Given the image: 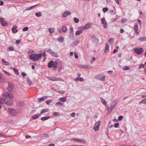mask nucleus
<instances>
[{
	"label": "nucleus",
	"instance_id": "nucleus-1",
	"mask_svg": "<svg viewBox=\"0 0 146 146\" xmlns=\"http://www.w3.org/2000/svg\"><path fill=\"white\" fill-rule=\"evenodd\" d=\"M42 56V54L41 53L38 54L33 53L30 55L29 58L34 62L36 61L39 60Z\"/></svg>",
	"mask_w": 146,
	"mask_h": 146
},
{
	"label": "nucleus",
	"instance_id": "nucleus-2",
	"mask_svg": "<svg viewBox=\"0 0 146 146\" xmlns=\"http://www.w3.org/2000/svg\"><path fill=\"white\" fill-rule=\"evenodd\" d=\"M3 102L7 105L9 106H11L13 104V101L10 98L6 97L3 99Z\"/></svg>",
	"mask_w": 146,
	"mask_h": 146
},
{
	"label": "nucleus",
	"instance_id": "nucleus-3",
	"mask_svg": "<svg viewBox=\"0 0 146 146\" xmlns=\"http://www.w3.org/2000/svg\"><path fill=\"white\" fill-rule=\"evenodd\" d=\"M45 50L47 52L49 53L51 56L56 58L58 57V54L56 52L53 51L50 48L48 49H46Z\"/></svg>",
	"mask_w": 146,
	"mask_h": 146
},
{
	"label": "nucleus",
	"instance_id": "nucleus-4",
	"mask_svg": "<svg viewBox=\"0 0 146 146\" xmlns=\"http://www.w3.org/2000/svg\"><path fill=\"white\" fill-rule=\"evenodd\" d=\"M106 77L105 75H98L95 76V78L98 80H100L101 81H104L105 78Z\"/></svg>",
	"mask_w": 146,
	"mask_h": 146
},
{
	"label": "nucleus",
	"instance_id": "nucleus-5",
	"mask_svg": "<svg viewBox=\"0 0 146 146\" xmlns=\"http://www.w3.org/2000/svg\"><path fill=\"white\" fill-rule=\"evenodd\" d=\"M134 51L137 54H140L143 52V50L142 48H135L134 49Z\"/></svg>",
	"mask_w": 146,
	"mask_h": 146
},
{
	"label": "nucleus",
	"instance_id": "nucleus-6",
	"mask_svg": "<svg viewBox=\"0 0 146 146\" xmlns=\"http://www.w3.org/2000/svg\"><path fill=\"white\" fill-rule=\"evenodd\" d=\"M100 121H98L95 124L94 129L95 131H97L99 130L100 126Z\"/></svg>",
	"mask_w": 146,
	"mask_h": 146
},
{
	"label": "nucleus",
	"instance_id": "nucleus-7",
	"mask_svg": "<svg viewBox=\"0 0 146 146\" xmlns=\"http://www.w3.org/2000/svg\"><path fill=\"white\" fill-rule=\"evenodd\" d=\"M8 111L10 114L12 115L15 116L17 114L16 110L15 109L9 108L8 109Z\"/></svg>",
	"mask_w": 146,
	"mask_h": 146
},
{
	"label": "nucleus",
	"instance_id": "nucleus-8",
	"mask_svg": "<svg viewBox=\"0 0 146 146\" xmlns=\"http://www.w3.org/2000/svg\"><path fill=\"white\" fill-rule=\"evenodd\" d=\"M8 90L9 92H11L13 91V89L14 86L12 83L11 82L8 83Z\"/></svg>",
	"mask_w": 146,
	"mask_h": 146
},
{
	"label": "nucleus",
	"instance_id": "nucleus-9",
	"mask_svg": "<svg viewBox=\"0 0 146 146\" xmlns=\"http://www.w3.org/2000/svg\"><path fill=\"white\" fill-rule=\"evenodd\" d=\"M91 27V26L89 24H87L84 26L80 27H79V29L86 30Z\"/></svg>",
	"mask_w": 146,
	"mask_h": 146
},
{
	"label": "nucleus",
	"instance_id": "nucleus-10",
	"mask_svg": "<svg viewBox=\"0 0 146 146\" xmlns=\"http://www.w3.org/2000/svg\"><path fill=\"white\" fill-rule=\"evenodd\" d=\"M48 79L52 81H61V79L59 78L49 77H48Z\"/></svg>",
	"mask_w": 146,
	"mask_h": 146
},
{
	"label": "nucleus",
	"instance_id": "nucleus-11",
	"mask_svg": "<svg viewBox=\"0 0 146 146\" xmlns=\"http://www.w3.org/2000/svg\"><path fill=\"white\" fill-rule=\"evenodd\" d=\"M101 22L102 24L104 25V27L105 29L107 28L108 27L107 23L105 18H103L102 19Z\"/></svg>",
	"mask_w": 146,
	"mask_h": 146
},
{
	"label": "nucleus",
	"instance_id": "nucleus-12",
	"mask_svg": "<svg viewBox=\"0 0 146 146\" xmlns=\"http://www.w3.org/2000/svg\"><path fill=\"white\" fill-rule=\"evenodd\" d=\"M71 13L70 12L68 11H65L64 12L62 15V18H65L67 17L68 15H71Z\"/></svg>",
	"mask_w": 146,
	"mask_h": 146
},
{
	"label": "nucleus",
	"instance_id": "nucleus-13",
	"mask_svg": "<svg viewBox=\"0 0 146 146\" xmlns=\"http://www.w3.org/2000/svg\"><path fill=\"white\" fill-rule=\"evenodd\" d=\"M92 42L95 43H98L99 42V40L95 36H92Z\"/></svg>",
	"mask_w": 146,
	"mask_h": 146
},
{
	"label": "nucleus",
	"instance_id": "nucleus-14",
	"mask_svg": "<svg viewBox=\"0 0 146 146\" xmlns=\"http://www.w3.org/2000/svg\"><path fill=\"white\" fill-rule=\"evenodd\" d=\"M70 32L69 33V36L70 37H73L74 34V30L72 27L70 28Z\"/></svg>",
	"mask_w": 146,
	"mask_h": 146
},
{
	"label": "nucleus",
	"instance_id": "nucleus-15",
	"mask_svg": "<svg viewBox=\"0 0 146 146\" xmlns=\"http://www.w3.org/2000/svg\"><path fill=\"white\" fill-rule=\"evenodd\" d=\"M18 28V27L16 25H14L12 29V33H17L18 31V30H16L15 31H14V30H16Z\"/></svg>",
	"mask_w": 146,
	"mask_h": 146
},
{
	"label": "nucleus",
	"instance_id": "nucleus-16",
	"mask_svg": "<svg viewBox=\"0 0 146 146\" xmlns=\"http://www.w3.org/2000/svg\"><path fill=\"white\" fill-rule=\"evenodd\" d=\"M117 100H114L112 103L111 106H110V108L112 109L117 104Z\"/></svg>",
	"mask_w": 146,
	"mask_h": 146
},
{
	"label": "nucleus",
	"instance_id": "nucleus-17",
	"mask_svg": "<svg viewBox=\"0 0 146 146\" xmlns=\"http://www.w3.org/2000/svg\"><path fill=\"white\" fill-rule=\"evenodd\" d=\"M109 50V44L108 42H107L106 44L105 49V52L106 53Z\"/></svg>",
	"mask_w": 146,
	"mask_h": 146
},
{
	"label": "nucleus",
	"instance_id": "nucleus-18",
	"mask_svg": "<svg viewBox=\"0 0 146 146\" xmlns=\"http://www.w3.org/2000/svg\"><path fill=\"white\" fill-rule=\"evenodd\" d=\"M80 42V41L79 40H76L75 41H74L72 42L71 45L72 46H74L76 45H77Z\"/></svg>",
	"mask_w": 146,
	"mask_h": 146
},
{
	"label": "nucleus",
	"instance_id": "nucleus-19",
	"mask_svg": "<svg viewBox=\"0 0 146 146\" xmlns=\"http://www.w3.org/2000/svg\"><path fill=\"white\" fill-rule=\"evenodd\" d=\"M84 79L81 77H77L76 79H74V81H79L80 82H82L84 81Z\"/></svg>",
	"mask_w": 146,
	"mask_h": 146
},
{
	"label": "nucleus",
	"instance_id": "nucleus-20",
	"mask_svg": "<svg viewBox=\"0 0 146 146\" xmlns=\"http://www.w3.org/2000/svg\"><path fill=\"white\" fill-rule=\"evenodd\" d=\"M2 64L8 66L9 64V63L8 62L5 61L4 59H2Z\"/></svg>",
	"mask_w": 146,
	"mask_h": 146
},
{
	"label": "nucleus",
	"instance_id": "nucleus-21",
	"mask_svg": "<svg viewBox=\"0 0 146 146\" xmlns=\"http://www.w3.org/2000/svg\"><path fill=\"white\" fill-rule=\"evenodd\" d=\"M66 96H64L62 98H59V100L60 101L64 102L66 101Z\"/></svg>",
	"mask_w": 146,
	"mask_h": 146
},
{
	"label": "nucleus",
	"instance_id": "nucleus-22",
	"mask_svg": "<svg viewBox=\"0 0 146 146\" xmlns=\"http://www.w3.org/2000/svg\"><path fill=\"white\" fill-rule=\"evenodd\" d=\"M100 99L102 103L104 105H106L107 104V102L102 97L100 98Z\"/></svg>",
	"mask_w": 146,
	"mask_h": 146
},
{
	"label": "nucleus",
	"instance_id": "nucleus-23",
	"mask_svg": "<svg viewBox=\"0 0 146 146\" xmlns=\"http://www.w3.org/2000/svg\"><path fill=\"white\" fill-rule=\"evenodd\" d=\"M49 118H50V117L49 116H48L47 117L44 116V117H42L41 118V119L42 121H44L46 120L47 119H48Z\"/></svg>",
	"mask_w": 146,
	"mask_h": 146
},
{
	"label": "nucleus",
	"instance_id": "nucleus-24",
	"mask_svg": "<svg viewBox=\"0 0 146 146\" xmlns=\"http://www.w3.org/2000/svg\"><path fill=\"white\" fill-rule=\"evenodd\" d=\"M53 61H51L48 63V66L49 68H51L52 67L53 65Z\"/></svg>",
	"mask_w": 146,
	"mask_h": 146
},
{
	"label": "nucleus",
	"instance_id": "nucleus-25",
	"mask_svg": "<svg viewBox=\"0 0 146 146\" xmlns=\"http://www.w3.org/2000/svg\"><path fill=\"white\" fill-rule=\"evenodd\" d=\"M7 51H14V49L13 46H10L7 49Z\"/></svg>",
	"mask_w": 146,
	"mask_h": 146
},
{
	"label": "nucleus",
	"instance_id": "nucleus-26",
	"mask_svg": "<svg viewBox=\"0 0 146 146\" xmlns=\"http://www.w3.org/2000/svg\"><path fill=\"white\" fill-rule=\"evenodd\" d=\"M49 110L48 109H43L41 110L40 114H41L45 112H48Z\"/></svg>",
	"mask_w": 146,
	"mask_h": 146
},
{
	"label": "nucleus",
	"instance_id": "nucleus-27",
	"mask_svg": "<svg viewBox=\"0 0 146 146\" xmlns=\"http://www.w3.org/2000/svg\"><path fill=\"white\" fill-rule=\"evenodd\" d=\"M138 40L141 41H146V36L143 37L141 38H139Z\"/></svg>",
	"mask_w": 146,
	"mask_h": 146
},
{
	"label": "nucleus",
	"instance_id": "nucleus-28",
	"mask_svg": "<svg viewBox=\"0 0 146 146\" xmlns=\"http://www.w3.org/2000/svg\"><path fill=\"white\" fill-rule=\"evenodd\" d=\"M79 31H77L76 33V35H79L80 34H81L83 32V30L81 29Z\"/></svg>",
	"mask_w": 146,
	"mask_h": 146
},
{
	"label": "nucleus",
	"instance_id": "nucleus-29",
	"mask_svg": "<svg viewBox=\"0 0 146 146\" xmlns=\"http://www.w3.org/2000/svg\"><path fill=\"white\" fill-rule=\"evenodd\" d=\"M4 78L2 76V74L0 73V83H2L4 81Z\"/></svg>",
	"mask_w": 146,
	"mask_h": 146
},
{
	"label": "nucleus",
	"instance_id": "nucleus-30",
	"mask_svg": "<svg viewBox=\"0 0 146 146\" xmlns=\"http://www.w3.org/2000/svg\"><path fill=\"white\" fill-rule=\"evenodd\" d=\"M39 117V115L38 114H35L32 116V118L33 119H36L38 118Z\"/></svg>",
	"mask_w": 146,
	"mask_h": 146
},
{
	"label": "nucleus",
	"instance_id": "nucleus-31",
	"mask_svg": "<svg viewBox=\"0 0 146 146\" xmlns=\"http://www.w3.org/2000/svg\"><path fill=\"white\" fill-rule=\"evenodd\" d=\"M13 70L15 74L17 75H18L19 74V72L18 71V70L15 68H13Z\"/></svg>",
	"mask_w": 146,
	"mask_h": 146
},
{
	"label": "nucleus",
	"instance_id": "nucleus-32",
	"mask_svg": "<svg viewBox=\"0 0 146 146\" xmlns=\"http://www.w3.org/2000/svg\"><path fill=\"white\" fill-rule=\"evenodd\" d=\"M67 30V28L66 27L64 26H63L62 27V31L64 33L66 32Z\"/></svg>",
	"mask_w": 146,
	"mask_h": 146
},
{
	"label": "nucleus",
	"instance_id": "nucleus-33",
	"mask_svg": "<svg viewBox=\"0 0 146 146\" xmlns=\"http://www.w3.org/2000/svg\"><path fill=\"white\" fill-rule=\"evenodd\" d=\"M48 30L49 32L50 33H53L55 32V29L54 28H50Z\"/></svg>",
	"mask_w": 146,
	"mask_h": 146
},
{
	"label": "nucleus",
	"instance_id": "nucleus-34",
	"mask_svg": "<svg viewBox=\"0 0 146 146\" xmlns=\"http://www.w3.org/2000/svg\"><path fill=\"white\" fill-rule=\"evenodd\" d=\"M58 40L60 42H62L64 41V39L63 37L61 36H60L58 38Z\"/></svg>",
	"mask_w": 146,
	"mask_h": 146
},
{
	"label": "nucleus",
	"instance_id": "nucleus-35",
	"mask_svg": "<svg viewBox=\"0 0 146 146\" xmlns=\"http://www.w3.org/2000/svg\"><path fill=\"white\" fill-rule=\"evenodd\" d=\"M80 67L82 68H88V65H86L82 64L80 65Z\"/></svg>",
	"mask_w": 146,
	"mask_h": 146
},
{
	"label": "nucleus",
	"instance_id": "nucleus-36",
	"mask_svg": "<svg viewBox=\"0 0 146 146\" xmlns=\"http://www.w3.org/2000/svg\"><path fill=\"white\" fill-rule=\"evenodd\" d=\"M40 136L42 137H49V136L48 134L46 133L42 134Z\"/></svg>",
	"mask_w": 146,
	"mask_h": 146
},
{
	"label": "nucleus",
	"instance_id": "nucleus-37",
	"mask_svg": "<svg viewBox=\"0 0 146 146\" xmlns=\"http://www.w3.org/2000/svg\"><path fill=\"white\" fill-rule=\"evenodd\" d=\"M18 104L20 106H24V103L23 102L21 101L18 102Z\"/></svg>",
	"mask_w": 146,
	"mask_h": 146
},
{
	"label": "nucleus",
	"instance_id": "nucleus-38",
	"mask_svg": "<svg viewBox=\"0 0 146 146\" xmlns=\"http://www.w3.org/2000/svg\"><path fill=\"white\" fill-rule=\"evenodd\" d=\"M7 96V97L10 98H12L14 97L13 95L11 93L9 92L8 93Z\"/></svg>",
	"mask_w": 146,
	"mask_h": 146
},
{
	"label": "nucleus",
	"instance_id": "nucleus-39",
	"mask_svg": "<svg viewBox=\"0 0 146 146\" xmlns=\"http://www.w3.org/2000/svg\"><path fill=\"white\" fill-rule=\"evenodd\" d=\"M133 29L134 30H138V25L137 23L135 24Z\"/></svg>",
	"mask_w": 146,
	"mask_h": 146
},
{
	"label": "nucleus",
	"instance_id": "nucleus-40",
	"mask_svg": "<svg viewBox=\"0 0 146 146\" xmlns=\"http://www.w3.org/2000/svg\"><path fill=\"white\" fill-rule=\"evenodd\" d=\"M35 15L36 16L38 17H40L42 15V14L40 12H39L38 13H35Z\"/></svg>",
	"mask_w": 146,
	"mask_h": 146
},
{
	"label": "nucleus",
	"instance_id": "nucleus-41",
	"mask_svg": "<svg viewBox=\"0 0 146 146\" xmlns=\"http://www.w3.org/2000/svg\"><path fill=\"white\" fill-rule=\"evenodd\" d=\"M114 40L113 38H110L109 40V42L110 44H113L114 42Z\"/></svg>",
	"mask_w": 146,
	"mask_h": 146
},
{
	"label": "nucleus",
	"instance_id": "nucleus-42",
	"mask_svg": "<svg viewBox=\"0 0 146 146\" xmlns=\"http://www.w3.org/2000/svg\"><path fill=\"white\" fill-rule=\"evenodd\" d=\"M63 105V104L62 103H61L60 102H58L57 103H56V106H61Z\"/></svg>",
	"mask_w": 146,
	"mask_h": 146
},
{
	"label": "nucleus",
	"instance_id": "nucleus-43",
	"mask_svg": "<svg viewBox=\"0 0 146 146\" xmlns=\"http://www.w3.org/2000/svg\"><path fill=\"white\" fill-rule=\"evenodd\" d=\"M108 8L107 7H105L103 9V11L104 13H105L108 11Z\"/></svg>",
	"mask_w": 146,
	"mask_h": 146
},
{
	"label": "nucleus",
	"instance_id": "nucleus-44",
	"mask_svg": "<svg viewBox=\"0 0 146 146\" xmlns=\"http://www.w3.org/2000/svg\"><path fill=\"white\" fill-rule=\"evenodd\" d=\"M130 69V68L128 66H125L123 67V69L124 70H128Z\"/></svg>",
	"mask_w": 146,
	"mask_h": 146
},
{
	"label": "nucleus",
	"instance_id": "nucleus-45",
	"mask_svg": "<svg viewBox=\"0 0 146 146\" xmlns=\"http://www.w3.org/2000/svg\"><path fill=\"white\" fill-rule=\"evenodd\" d=\"M74 22L76 23H77L79 22V19L76 17H74Z\"/></svg>",
	"mask_w": 146,
	"mask_h": 146
},
{
	"label": "nucleus",
	"instance_id": "nucleus-46",
	"mask_svg": "<svg viewBox=\"0 0 146 146\" xmlns=\"http://www.w3.org/2000/svg\"><path fill=\"white\" fill-rule=\"evenodd\" d=\"M1 25L4 26H6L8 25V24L4 21L1 23Z\"/></svg>",
	"mask_w": 146,
	"mask_h": 146
},
{
	"label": "nucleus",
	"instance_id": "nucleus-47",
	"mask_svg": "<svg viewBox=\"0 0 146 146\" xmlns=\"http://www.w3.org/2000/svg\"><path fill=\"white\" fill-rule=\"evenodd\" d=\"M145 65L144 64H141L139 67V69L145 67Z\"/></svg>",
	"mask_w": 146,
	"mask_h": 146
},
{
	"label": "nucleus",
	"instance_id": "nucleus-48",
	"mask_svg": "<svg viewBox=\"0 0 146 146\" xmlns=\"http://www.w3.org/2000/svg\"><path fill=\"white\" fill-rule=\"evenodd\" d=\"M53 115L54 116H58L60 115V114L57 112H54L53 113Z\"/></svg>",
	"mask_w": 146,
	"mask_h": 146
},
{
	"label": "nucleus",
	"instance_id": "nucleus-49",
	"mask_svg": "<svg viewBox=\"0 0 146 146\" xmlns=\"http://www.w3.org/2000/svg\"><path fill=\"white\" fill-rule=\"evenodd\" d=\"M29 29V27H24L23 29V31H27Z\"/></svg>",
	"mask_w": 146,
	"mask_h": 146
},
{
	"label": "nucleus",
	"instance_id": "nucleus-50",
	"mask_svg": "<svg viewBox=\"0 0 146 146\" xmlns=\"http://www.w3.org/2000/svg\"><path fill=\"white\" fill-rule=\"evenodd\" d=\"M119 124L118 123H115L114 125V126L115 127L117 128L119 127Z\"/></svg>",
	"mask_w": 146,
	"mask_h": 146
},
{
	"label": "nucleus",
	"instance_id": "nucleus-51",
	"mask_svg": "<svg viewBox=\"0 0 146 146\" xmlns=\"http://www.w3.org/2000/svg\"><path fill=\"white\" fill-rule=\"evenodd\" d=\"M27 83L29 84V85H31L32 84V83L31 82L29 78L27 79Z\"/></svg>",
	"mask_w": 146,
	"mask_h": 146
},
{
	"label": "nucleus",
	"instance_id": "nucleus-52",
	"mask_svg": "<svg viewBox=\"0 0 146 146\" xmlns=\"http://www.w3.org/2000/svg\"><path fill=\"white\" fill-rule=\"evenodd\" d=\"M57 63L55 62H53V65L52 67L54 68H56L57 67Z\"/></svg>",
	"mask_w": 146,
	"mask_h": 146
},
{
	"label": "nucleus",
	"instance_id": "nucleus-53",
	"mask_svg": "<svg viewBox=\"0 0 146 146\" xmlns=\"http://www.w3.org/2000/svg\"><path fill=\"white\" fill-rule=\"evenodd\" d=\"M38 100L39 102H41L42 101H43L44 100H43V97L39 98L38 99Z\"/></svg>",
	"mask_w": 146,
	"mask_h": 146
},
{
	"label": "nucleus",
	"instance_id": "nucleus-54",
	"mask_svg": "<svg viewBox=\"0 0 146 146\" xmlns=\"http://www.w3.org/2000/svg\"><path fill=\"white\" fill-rule=\"evenodd\" d=\"M52 102V101L50 100H47L46 102V103L48 104Z\"/></svg>",
	"mask_w": 146,
	"mask_h": 146
},
{
	"label": "nucleus",
	"instance_id": "nucleus-55",
	"mask_svg": "<svg viewBox=\"0 0 146 146\" xmlns=\"http://www.w3.org/2000/svg\"><path fill=\"white\" fill-rule=\"evenodd\" d=\"M12 137V136H11L9 135H6L4 134L3 137H4L5 138H7L8 137Z\"/></svg>",
	"mask_w": 146,
	"mask_h": 146
},
{
	"label": "nucleus",
	"instance_id": "nucleus-56",
	"mask_svg": "<svg viewBox=\"0 0 146 146\" xmlns=\"http://www.w3.org/2000/svg\"><path fill=\"white\" fill-rule=\"evenodd\" d=\"M3 72L6 74L8 76H9L10 75V74L9 72H7L5 70H3Z\"/></svg>",
	"mask_w": 146,
	"mask_h": 146
},
{
	"label": "nucleus",
	"instance_id": "nucleus-57",
	"mask_svg": "<svg viewBox=\"0 0 146 146\" xmlns=\"http://www.w3.org/2000/svg\"><path fill=\"white\" fill-rule=\"evenodd\" d=\"M39 4H37V5H34L33 6H31V7H29V8H28V10H31V9H32V8H33V7H35V6H37V5H38Z\"/></svg>",
	"mask_w": 146,
	"mask_h": 146
},
{
	"label": "nucleus",
	"instance_id": "nucleus-58",
	"mask_svg": "<svg viewBox=\"0 0 146 146\" xmlns=\"http://www.w3.org/2000/svg\"><path fill=\"white\" fill-rule=\"evenodd\" d=\"M123 117L122 115H120V116H119L118 117V119L120 121L122 119Z\"/></svg>",
	"mask_w": 146,
	"mask_h": 146
},
{
	"label": "nucleus",
	"instance_id": "nucleus-59",
	"mask_svg": "<svg viewBox=\"0 0 146 146\" xmlns=\"http://www.w3.org/2000/svg\"><path fill=\"white\" fill-rule=\"evenodd\" d=\"M80 142L83 143H84L86 142L85 140L84 139H80Z\"/></svg>",
	"mask_w": 146,
	"mask_h": 146
},
{
	"label": "nucleus",
	"instance_id": "nucleus-60",
	"mask_svg": "<svg viewBox=\"0 0 146 146\" xmlns=\"http://www.w3.org/2000/svg\"><path fill=\"white\" fill-rule=\"evenodd\" d=\"M4 19L3 17H1L0 18V22L1 23L3 22L4 21Z\"/></svg>",
	"mask_w": 146,
	"mask_h": 146
},
{
	"label": "nucleus",
	"instance_id": "nucleus-61",
	"mask_svg": "<svg viewBox=\"0 0 146 146\" xmlns=\"http://www.w3.org/2000/svg\"><path fill=\"white\" fill-rule=\"evenodd\" d=\"M8 92H6L5 93H4L3 95V96H5L6 97H7V95L8 94Z\"/></svg>",
	"mask_w": 146,
	"mask_h": 146
},
{
	"label": "nucleus",
	"instance_id": "nucleus-62",
	"mask_svg": "<svg viewBox=\"0 0 146 146\" xmlns=\"http://www.w3.org/2000/svg\"><path fill=\"white\" fill-rule=\"evenodd\" d=\"M141 103L142 104H146V99L141 101Z\"/></svg>",
	"mask_w": 146,
	"mask_h": 146
},
{
	"label": "nucleus",
	"instance_id": "nucleus-63",
	"mask_svg": "<svg viewBox=\"0 0 146 146\" xmlns=\"http://www.w3.org/2000/svg\"><path fill=\"white\" fill-rule=\"evenodd\" d=\"M74 54L75 55V58H76L77 59L78 58V56L77 55L76 52H75L74 53Z\"/></svg>",
	"mask_w": 146,
	"mask_h": 146
},
{
	"label": "nucleus",
	"instance_id": "nucleus-64",
	"mask_svg": "<svg viewBox=\"0 0 146 146\" xmlns=\"http://www.w3.org/2000/svg\"><path fill=\"white\" fill-rule=\"evenodd\" d=\"M21 75H22L24 76V77H25L26 76V74L25 73V72H22L21 73Z\"/></svg>",
	"mask_w": 146,
	"mask_h": 146
}]
</instances>
